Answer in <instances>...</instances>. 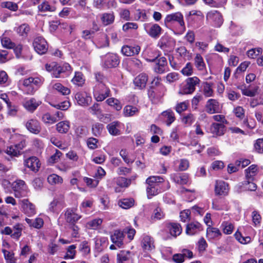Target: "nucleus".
I'll list each match as a JSON object with an SVG mask.
<instances>
[{"label":"nucleus","mask_w":263,"mask_h":263,"mask_svg":"<svg viewBox=\"0 0 263 263\" xmlns=\"http://www.w3.org/2000/svg\"><path fill=\"white\" fill-rule=\"evenodd\" d=\"M146 183L147 184V196L149 199L170 188L169 183L165 182L164 179L160 176H150L146 180Z\"/></svg>","instance_id":"nucleus-1"},{"label":"nucleus","mask_w":263,"mask_h":263,"mask_svg":"<svg viewBox=\"0 0 263 263\" xmlns=\"http://www.w3.org/2000/svg\"><path fill=\"white\" fill-rule=\"evenodd\" d=\"M164 23L165 24H178L179 26V34H182L185 30V24L183 20V16L180 12H176L167 15L164 19Z\"/></svg>","instance_id":"nucleus-2"},{"label":"nucleus","mask_w":263,"mask_h":263,"mask_svg":"<svg viewBox=\"0 0 263 263\" xmlns=\"http://www.w3.org/2000/svg\"><path fill=\"white\" fill-rule=\"evenodd\" d=\"M200 80L197 77L189 78L186 80V83L180 89L179 93L181 95H188L193 93L196 86L199 85Z\"/></svg>","instance_id":"nucleus-3"},{"label":"nucleus","mask_w":263,"mask_h":263,"mask_svg":"<svg viewBox=\"0 0 263 263\" xmlns=\"http://www.w3.org/2000/svg\"><path fill=\"white\" fill-rule=\"evenodd\" d=\"M110 90L106 85L97 84L93 90V95L97 101H102L109 96Z\"/></svg>","instance_id":"nucleus-4"},{"label":"nucleus","mask_w":263,"mask_h":263,"mask_svg":"<svg viewBox=\"0 0 263 263\" xmlns=\"http://www.w3.org/2000/svg\"><path fill=\"white\" fill-rule=\"evenodd\" d=\"M14 196L16 198H21L27 196L28 190L25 182L22 180H17L12 184Z\"/></svg>","instance_id":"nucleus-5"},{"label":"nucleus","mask_w":263,"mask_h":263,"mask_svg":"<svg viewBox=\"0 0 263 263\" xmlns=\"http://www.w3.org/2000/svg\"><path fill=\"white\" fill-rule=\"evenodd\" d=\"M206 20L213 26L216 27H219L223 23V18L221 13L215 10L210 11L206 14Z\"/></svg>","instance_id":"nucleus-6"},{"label":"nucleus","mask_w":263,"mask_h":263,"mask_svg":"<svg viewBox=\"0 0 263 263\" xmlns=\"http://www.w3.org/2000/svg\"><path fill=\"white\" fill-rule=\"evenodd\" d=\"M143 27L146 32L153 38L157 39L161 34L162 28L157 24L145 23Z\"/></svg>","instance_id":"nucleus-7"},{"label":"nucleus","mask_w":263,"mask_h":263,"mask_svg":"<svg viewBox=\"0 0 263 263\" xmlns=\"http://www.w3.org/2000/svg\"><path fill=\"white\" fill-rule=\"evenodd\" d=\"M33 46L35 51L39 54L45 53L48 50V45L46 40L41 36L35 38Z\"/></svg>","instance_id":"nucleus-8"},{"label":"nucleus","mask_w":263,"mask_h":263,"mask_svg":"<svg viewBox=\"0 0 263 263\" xmlns=\"http://www.w3.org/2000/svg\"><path fill=\"white\" fill-rule=\"evenodd\" d=\"M104 66L110 68L115 67L119 64V59L116 54L108 53L105 55L102 59Z\"/></svg>","instance_id":"nucleus-9"},{"label":"nucleus","mask_w":263,"mask_h":263,"mask_svg":"<svg viewBox=\"0 0 263 263\" xmlns=\"http://www.w3.org/2000/svg\"><path fill=\"white\" fill-rule=\"evenodd\" d=\"M25 125L29 132L35 135L39 134L42 130L40 122L35 118L28 119L25 122Z\"/></svg>","instance_id":"nucleus-10"},{"label":"nucleus","mask_w":263,"mask_h":263,"mask_svg":"<svg viewBox=\"0 0 263 263\" xmlns=\"http://www.w3.org/2000/svg\"><path fill=\"white\" fill-rule=\"evenodd\" d=\"M155 64L153 67L155 72L158 74H162L168 70V67L166 58L164 57H160L157 59L155 62Z\"/></svg>","instance_id":"nucleus-11"},{"label":"nucleus","mask_w":263,"mask_h":263,"mask_svg":"<svg viewBox=\"0 0 263 263\" xmlns=\"http://www.w3.org/2000/svg\"><path fill=\"white\" fill-rule=\"evenodd\" d=\"M24 165L30 171L35 173L38 172L41 167L39 159L35 156H31L25 159Z\"/></svg>","instance_id":"nucleus-12"},{"label":"nucleus","mask_w":263,"mask_h":263,"mask_svg":"<svg viewBox=\"0 0 263 263\" xmlns=\"http://www.w3.org/2000/svg\"><path fill=\"white\" fill-rule=\"evenodd\" d=\"M22 211L28 216H32L36 214L35 205L28 199H24L20 201Z\"/></svg>","instance_id":"nucleus-13"},{"label":"nucleus","mask_w":263,"mask_h":263,"mask_svg":"<svg viewBox=\"0 0 263 263\" xmlns=\"http://www.w3.org/2000/svg\"><path fill=\"white\" fill-rule=\"evenodd\" d=\"M215 193L216 195L227 196L229 192L228 184L222 180H216L215 184Z\"/></svg>","instance_id":"nucleus-14"},{"label":"nucleus","mask_w":263,"mask_h":263,"mask_svg":"<svg viewBox=\"0 0 263 263\" xmlns=\"http://www.w3.org/2000/svg\"><path fill=\"white\" fill-rule=\"evenodd\" d=\"M112 242L118 248H121L123 245V240L124 239V234L120 230H115L110 236Z\"/></svg>","instance_id":"nucleus-15"},{"label":"nucleus","mask_w":263,"mask_h":263,"mask_svg":"<svg viewBox=\"0 0 263 263\" xmlns=\"http://www.w3.org/2000/svg\"><path fill=\"white\" fill-rule=\"evenodd\" d=\"M206 111L210 114L219 112L220 110L219 103L215 99H209L205 105Z\"/></svg>","instance_id":"nucleus-16"},{"label":"nucleus","mask_w":263,"mask_h":263,"mask_svg":"<svg viewBox=\"0 0 263 263\" xmlns=\"http://www.w3.org/2000/svg\"><path fill=\"white\" fill-rule=\"evenodd\" d=\"M76 209H68L65 213L66 221L70 223H74L79 220L81 216L77 213Z\"/></svg>","instance_id":"nucleus-17"},{"label":"nucleus","mask_w":263,"mask_h":263,"mask_svg":"<svg viewBox=\"0 0 263 263\" xmlns=\"http://www.w3.org/2000/svg\"><path fill=\"white\" fill-rule=\"evenodd\" d=\"M24 148V144L20 143L8 146L5 150V153L11 157H17L21 154V151Z\"/></svg>","instance_id":"nucleus-18"},{"label":"nucleus","mask_w":263,"mask_h":263,"mask_svg":"<svg viewBox=\"0 0 263 263\" xmlns=\"http://www.w3.org/2000/svg\"><path fill=\"white\" fill-rule=\"evenodd\" d=\"M45 69L48 72H52V74L53 77L60 78L61 77V73L62 69L60 66H58L56 62H51L47 63L45 66ZM63 77L64 76H63Z\"/></svg>","instance_id":"nucleus-19"},{"label":"nucleus","mask_w":263,"mask_h":263,"mask_svg":"<svg viewBox=\"0 0 263 263\" xmlns=\"http://www.w3.org/2000/svg\"><path fill=\"white\" fill-rule=\"evenodd\" d=\"M194 61V65L197 69L201 72L203 74H206L207 70L206 69V65L202 57L199 53H197L195 55Z\"/></svg>","instance_id":"nucleus-20"},{"label":"nucleus","mask_w":263,"mask_h":263,"mask_svg":"<svg viewBox=\"0 0 263 263\" xmlns=\"http://www.w3.org/2000/svg\"><path fill=\"white\" fill-rule=\"evenodd\" d=\"M141 48L138 45L135 46H123L121 49V52L125 56H133L138 54Z\"/></svg>","instance_id":"nucleus-21"},{"label":"nucleus","mask_w":263,"mask_h":263,"mask_svg":"<svg viewBox=\"0 0 263 263\" xmlns=\"http://www.w3.org/2000/svg\"><path fill=\"white\" fill-rule=\"evenodd\" d=\"M141 246L145 251H151L154 249V241L153 238L148 235H144L141 241Z\"/></svg>","instance_id":"nucleus-22"},{"label":"nucleus","mask_w":263,"mask_h":263,"mask_svg":"<svg viewBox=\"0 0 263 263\" xmlns=\"http://www.w3.org/2000/svg\"><path fill=\"white\" fill-rule=\"evenodd\" d=\"M202 230L201 224L197 221H194L186 225V233L193 235Z\"/></svg>","instance_id":"nucleus-23"},{"label":"nucleus","mask_w":263,"mask_h":263,"mask_svg":"<svg viewBox=\"0 0 263 263\" xmlns=\"http://www.w3.org/2000/svg\"><path fill=\"white\" fill-rule=\"evenodd\" d=\"M135 178L136 177H132L130 179H127L122 177H118L116 180V182L119 187L115 188V192H121V190L120 187L123 188L128 187L130 184L132 180H134Z\"/></svg>","instance_id":"nucleus-24"},{"label":"nucleus","mask_w":263,"mask_h":263,"mask_svg":"<svg viewBox=\"0 0 263 263\" xmlns=\"http://www.w3.org/2000/svg\"><path fill=\"white\" fill-rule=\"evenodd\" d=\"M147 80L148 77L146 74L141 73L135 78L134 83L139 89H143L146 86Z\"/></svg>","instance_id":"nucleus-25"},{"label":"nucleus","mask_w":263,"mask_h":263,"mask_svg":"<svg viewBox=\"0 0 263 263\" xmlns=\"http://www.w3.org/2000/svg\"><path fill=\"white\" fill-rule=\"evenodd\" d=\"M121 123L118 121H114L109 123L107 126V128L109 133L112 136H118L120 135V128Z\"/></svg>","instance_id":"nucleus-26"},{"label":"nucleus","mask_w":263,"mask_h":263,"mask_svg":"<svg viewBox=\"0 0 263 263\" xmlns=\"http://www.w3.org/2000/svg\"><path fill=\"white\" fill-rule=\"evenodd\" d=\"M41 101L39 100H36L34 98H31L26 101L24 103L23 106L28 111L33 112L41 104Z\"/></svg>","instance_id":"nucleus-27"},{"label":"nucleus","mask_w":263,"mask_h":263,"mask_svg":"<svg viewBox=\"0 0 263 263\" xmlns=\"http://www.w3.org/2000/svg\"><path fill=\"white\" fill-rule=\"evenodd\" d=\"M140 110V108L137 106L127 105L123 110V114L125 117H133L137 115Z\"/></svg>","instance_id":"nucleus-28"},{"label":"nucleus","mask_w":263,"mask_h":263,"mask_svg":"<svg viewBox=\"0 0 263 263\" xmlns=\"http://www.w3.org/2000/svg\"><path fill=\"white\" fill-rule=\"evenodd\" d=\"M22 90L27 95H33L35 92V88L32 85L31 77L23 80Z\"/></svg>","instance_id":"nucleus-29"},{"label":"nucleus","mask_w":263,"mask_h":263,"mask_svg":"<svg viewBox=\"0 0 263 263\" xmlns=\"http://www.w3.org/2000/svg\"><path fill=\"white\" fill-rule=\"evenodd\" d=\"M171 178L174 182L180 184H186L189 181V175L185 173L173 174Z\"/></svg>","instance_id":"nucleus-30"},{"label":"nucleus","mask_w":263,"mask_h":263,"mask_svg":"<svg viewBox=\"0 0 263 263\" xmlns=\"http://www.w3.org/2000/svg\"><path fill=\"white\" fill-rule=\"evenodd\" d=\"M75 98L79 104L82 106L88 105L91 99L90 96L84 93H77Z\"/></svg>","instance_id":"nucleus-31"},{"label":"nucleus","mask_w":263,"mask_h":263,"mask_svg":"<svg viewBox=\"0 0 263 263\" xmlns=\"http://www.w3.org/2000/svg\"><path fill=\"white\" fill-rule=\"evenodd\" d=\"M160 52L157 49H148L146 51L145 59L147 62H154L160 56Z\"/></svg>","instance_id":"nucleus-32"},{"label":"nucleus","mask_w":263,"mask_h":263,"mask_svg":"<svg viewBox=\"0 0 263 263\" xmlns=\"http://www.w3.org/2000/svg\"><path fill=\"white\" fill-rule=\"evenodd\" d=\"M94 240L95 243V249L98 252L102 251L107 246L108 240L107 237H97L94 239Z\"/></svg>","instance_id":"nucleus-33"},{"label":"nucleus","mask_w":263,"mask_h":263,"mask_svg":"<svg viewBox=\"0 0 263 263\" xmlns=\"http://www.w3.org/2000/svg\"><path fill=\"white\" fill-rule=\"evenodd\" d=\"M167 228L171 235L174 237L179 235L182 232L180 224L177 223H171L168 224Z\"/></svg>","instance_id":"nucleus-34"},{"label":"nucleus","mask_w":263,"mask_h":263,"mask_svg":"<svg viewBox=\"0 0 263 263\" xmlns=\"http://www.w3.org/2000/svg\"><path fill=\"white\" fill-rule=\"evenodd\" d=\"M210 130L216 136H221L224 134V126L222 124L214 123L211 125Z\"/></svg>","instance_id":"nucleus-35"},{"label":"nucleus","mask_w":263,"mask_h":263,"mask_svg":"<svg viewBox=\"0 0 263 263\" xmlns=\"http://www.w3.org/2000/svg\"><path fill=\"white\" fill-rule=\"evenodd\" d=\"M221 235L220 230L217 228L210 226L206 229V237L209 240L216 238Z\"/></svg>","instance_id":"nucleus-36"},{"label":"nucleus","mask_w":263,"mask_h":263,"mask_svg":"<svg viewBox=\"0 0 263 263\" xmlns=\"http://www.w3.org/2000/svg\"><path fill=\"white\" fill-rule=\"evenodd\" d=\"M72 83L78 86H82L85 83V79L84 75L81 72L76 71L74 76L71 80Z\"/></svg>","instance_id":"nucleus-37"},{"label":"nucleus","mask_w":263,"mask_h":263,"mask_svg":"<svg viewBox=\"0 0 263 263\" xmlns=\"http://www.w3.org/2000/svg\"><path fill=\"white\" fill-rule=\"evenodd\" d=\"M70 128V122L68 121H63L56 125L57 131L61 134L67 133Z\"/></svg>","instance_id":"nucleus-38"},{"label":"nucleus","mask_w":263,"mask_h":263,"mask_svg":"<svg viewBox=\"0 0 263 263\" xmlns=\"http://www.w3.org/2000/svg\"><path fill=\"white\" fill-rule=\"evenodd\" d=\"M25 221L30 227L36 229L41 228L44 224L43 220L41 218H36L35 219L26 218Z\"/></svg>","instance_id":"nucleus-39"},{"label":"nucleus","mask_w":263,"mask_h":263,"mask_svg":"<svg viewBox=\"0 0 263 263\" xmlns=\"http://www.w3.org/2000/svg\"><path fill=\"white\" fill-rule=\"evenodd\" d=\"M258 168L256 165L253 164L245 170L246 177L247 180H253L256 175Z\"/></svg>","instance_id":"nucleus-40"},{"label":"nucleus","mask_w":263,"mask_h":263,"mask_svg":"<svg viewBox=\"0 0 263 263\" xmlns=\"http://www.w3.org/2000/svg\"><path fill=\"white\" fill-rule=\"evenodd\" d=\"M101 19L104 25H110L114 22V14L113 12L104 13L102 14Z\"/></svg>","instance_id":"nucleus-41"},{"label":"nucleus","mask_w":263,"mask_h":263,"mask_svg":"<svg viewBox=\"0 0 263 263\" xmlns=\"http://www.w3.org/2000/svg\"><path fill=\"white\" fill-rule=\"evenodd\" d=\"M222 230L224 234L229 235L232 233L234 227L233 224L230 221H223L221 226Z\"/></svg>","instance_id":"nucleus-42"},{"label":"nucleus","mask_w":263,"mask_h":263,"mask_svg":"<svg viewBox=\"0 0 263 263\" xmlns=\"http://www.w3.org/2000/svg\"><path fill=\"white\" fill-rule=\"evenodd\" d=\"M119 206L124 209H128L134 205V200L132 198H125L118 201Z\"/></svg>","instance_id":"nucleus-43"},{"label":"nucleus","mask_w":263,"mask_h":263,"mask_svg":"<svg viewBox=\"0 0 263 263\" xmlns=\"http://www.w3.org/2000/svg\"><path fill=\"white\" fill-rule=\"evenodd\" d=\"M165 213L163 210L159 206H157L154 209L152 215V219L154 220H161L165 217Z\"/></svg>","instance_id":"nucleus-44"},{"label":"nucleus","mask_w":263,"mask_h":263,"mask_svg":"<svg viewBox=\"0 0 263 263\" xmlns=\"http://www.w3.org/2000/svg\"><path fill=\"white\" fill-rule=\"evenodd\" d=\"M1 41L2 45L5 48L12 49L15 47L14 43L12 42L11 39L4 34L1 36Z\"/></svg>","instance_id":"nucleus-45"},{"label":"nucleus","mask_w":263,"mask_h":263,"mask_svg":"<svg viewBox=\"0 0 263 263\" xmlns=\"http://www.w3.org/2000/svg\"><path fill=\"white\" fill-rule=\"evenodd\" d=\"M106 102L108 105L118 111L122 109V105L121 102L117 99L110 98L106 100Z\"/></svg>","instance_id":"nucleus-46"},{"label":"nucleus","mask_w":263,"mask_h":263,"mask_svg":"<svg viewBox=\"0 0 263 263\" xmlns=\"http://www.w3.org/2000/svg\"><path fill=\"white\" fill-rule=\"evenodd\" d=\"M47 181L51 185L61 184L63 182V178L55 174H52L48 176Z\"/></svg>","instance_id":"nucleus-47"},{"label":"nucleus","mask_w":263,"mask_h":263,"mask_svg":"<svg viewBox=\"0 0 263 263\" xmlns=\"http://www.w3.org/2000/svg\"><path fill=\"white\" fill-rule=\"evenodd\" d=\"M13 230L11 234V237L18 240L22 235V225L20 223L15 224L12 229Z\"/></svg>","instance_id":"nucleus-48"},{"label":"nucleus","mask_w":263,"mask_h":263,"mask_svg":"<svg viewBox=\"0 0 263 263\" xmlns=\"http://www.w3.org/2000/svg\"><path fill=\"white\" fill-rule=\"evenodd\" d=\"M76 246L72 245L69 246L67 249V252L64 258L65 259H72L74 258L76 254Z\"/></svg>","instance_id":"nucleus-49"},{"label":"nucleus","mask_w":263,"mask_h":263,"mask_svg":"<svg viewBox=\"0 0 263 263\" xmlns=\"http://www.w3.org/2000/svg\"><path fill=\"white\" fill-rule=\"evenodd\" d=\"M130 252L129 251H121L117 255V260L118 263H123L128 260L130 257Z\"/></svg>","instance_id":"nucleus-50"},{"label":"nucleus","mask_w":263,"mask_h":263,"mask_svg":"<svg viewBox=\"0 0 263 263\" xmlns=\"http://www.w3.org/2000/svg\"><path fill=\"white\" fill-rule=\"evenodd\" d=\"M62 208L61 203L57 199H54L49 205L48 210L52 212H58Z\"/></svg>","instance_id":"nucleus-51"},{"label":"nucleus","mask_w":263,"mask_h":263,"mask_svg":"<svg viewBox=\"0 0 263 263\" xmlns=\"http://www.w3.org/2000/svg\"><path fill=\"white\" fill-rule=\"evenodd\" d=\"M53 88L63 95H68L70 93V90L68 88L64 86L60 83H55L53 85Z\"/></svg>","instance_id":"nucleus-52"},{"label":"nucleus","mask_w":263,"mask_h":263,"mask_svg":"<svg viewBox=\"0 0 263 263\" xmlns=\"http://www.w3.org/2000/svg\"><path fill=\"white\" fill-rule=\"evenodd\" d=\"M42 120L46 124H52L58 121L56 117L48 112L43 115Z\"/></svg>","instance_id":"nucleus-53"},{"label":"nucleus","mask_w":263,"mask_h":263,"mask_svg":"<svg viewBox=\"0 0 263 263\" xmlns=\"http://www.w3.org/2000/svg\"><path fill=\"white\" fill-rule=\"evenodd\" d=\"M30 31V27L28 24H23L18 27L16 31L20 35L25 36L27 35Z\"/></svg>","instance_id":"nucleus-54"},{"label":"nucleus","mask_w":263,"mask_h":263,"mask_svg":"<svg viewBox=\"0 0 263 263\" xmlns=\"http://www.w3.org/2000/svg\"><path fill=\"white\" fill-rule=\"evenodd\" d=\"M170 40V37L168 35H163L158 43V46L161 49H165L168 46Z\"/></svg>","instance_id":"nucleus-55"},{"label":"nucleus","mask_w":263,"mask_h":263,"mask_svg":"<svg viewBox=\"0 0 263 263\" xmlns=\"http://www.w3.org/2000/svg\"><path fill=\"white\" fill-rule=\"evenodd\" d=\"M6 263H16V259L14 256V254L6 250H3Z\"/></svg>","instance_id":"nucleus-56"},{"label":"nucleus","mask_w":263,"mask_h":263,"mask_svg":"<svg viewBox=\"0 0 263 263\" xmlns=\"http://www.w3.org/2000/svg\"><path fill=\"white\" fill-rule=\"evenodd\" d=\"M2 8H7L10 10L15 11L18 9L17 4L12 2H4L1 4Z\"/></svg>","instance_id":"nucleus-57"},{"label":"nucleus","mask_w":263,"mask_h":263,"mask_svg":"<svg viewBox=\"0 0 263 263\" xmlns=\"http://www.w3.org/2000/svg\"><path fill=\"white\" fill-rule=\"evenodd\" d=\"M104 128L103 124L100 123H96L92 125V131L93 134L96 136H100Z\"/></svg>","instance_id":"nucleus-58"},{"label":"nucleus","mask_w":263,"mask_h":263,"mask_svg":"<svg viewBox=\"0 0 263 263\" xmlns=\"http://www.w3.org/2000/svg\"><path fill=\"white\" fill-rule=\"evenodd\" d=\"M162 115L166 119L167 125H170L175 120L174 112L171 110H167L163 112Z\"/></svg>","instance_id":"nucleus-59"},{"label":"nucleus","mask_w":263,"mask_h":263,"mask_svg":"<svg viewBox=\"0 0 263 263\" xmlns=\"http://www.w3.org/2000/svg\"><path fill=\"white\" fill-rule=\"evenodd\" d=\"M102 223V219L101 218H96L92 220L88 221L87 223V226L92 229L96 230L97 229L99 226Z\"/></svg>","instance_id":"nucleus-60"},{"label":"nucleus","mask_w":263,"mask_h":263,"mask_svg":"<svg viewBox=\"0 0 263 263\" xmlns=\"http://www.w3.org/2000/svg\"><path fill=\"white\" fill-rule=\"evenodd\" d=\"M189 105V103L188 101H185L179 103L176 106V111L178 113L181 114V112L184 111L187 109Z\"/></svg>","instance_id":"nucleus-61"},{"label":"nucleus","mask_w":263,"mask_h":263,"mask_svg":"<svg viewBox=\"0 0 263 263\" xmlns=\"http://www.w3.org/2000/svg\"><path fill=\"white\" fill-rule=\"evenodd\" d=\"M83 181L89 187H96L99 182V180L96 178L92 179L87 177L83 178Z\"/></svg>","instance_id":"nucleus-62"},{"label":"nucleus","mask_w":263,"mask_h":263,"mask_svg":"<svg viewBox=\"0 0 263 263\" xmlns=\"http://www.w3.org/2000/svg\"><path fill=\"white\" fill-rule=\"evenodd\" d=\"M236 239L241 243L242 244H247L250 242L251 240V237H243L241 235V234L239 232H236L234 235Z\"/></svg>","instance_id":"nucleus-63"},{"label":"nucleus","mask_w":263,"mask_h":263,"mask_svg":"<svg viewBox=\"0 0 263 263\" xmlns=\"http://www.w3.org/2000/svg\"><path fill=\"white\" fill-rule=\"evenodd\" d=\"M181 73L186 76H189L193 74V68L192 64L190 62H188L185 65V67L181 71Z\"/></svg>","instance_id":"nucleus-64"}]
</instances>
